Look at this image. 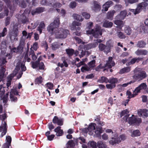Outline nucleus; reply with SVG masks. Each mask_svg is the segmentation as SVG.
I'll return each mask as SVG.
<instances>
[{"label":"nucleus","mask_w":148,"mask_h":148,"mask_svg":"<svg viewBox=\"0 0 148 148\" xmlns=\"http://www.w3.org/2000/svg\"><path fill=\"white\" fill-rule=\"evenodd\" d=\"M60 18L58 16L55 18L53 22L47 27V30L51 34H55L57 38L64 39L66 38L69 34V31L66 29L58 28L60 24Z\"/></svg>","instance_id":"1"},{"label":"nucleus","mask_w":148,"mask_h":148,"mask_svg":"<svg viewBox=\"0 0 148 148\" xmlns=\"http://www.w3.org/2000/svg\"><path fill=\"white\" fill-rule=\"evenodd\" d=\"M93 25L92 22H89L87 24L86 28V33L87 34L93 35L95 38H100L102 34V32L104 31L103 29H101V27L98 25H96L95 30L90 29Z\"/></svg>","instance_id":"2"},{"label":"nucleus","mask_w":148,"mask_h":148,"mask_svg":"<svg viewBox=\"0 0 148 148\" xmlns=\"http://www.w3.org/2000/svg\"><path fill=\"white\" fill-rule=\"evenodd\" d=\"M97 42L94 43H90L86 45H80L78 48V50L79 51H81V54H79V56L81 58L85 55L86 54L85 50H88L91 48L96 47L97 45Z\"/></svg>","instance_id":"3"},{"label":"nucleus","mask_w":148,"mask_h":148,"mask_svg":"<svg viewBox=\"0 0 148 148\" xmlns=\"http://www.w3.org/2000/svg\"><path fill=\"white\" fill-rule=\"evenodd\" d=\"M139 68H136L134 70V78L138 81H141L145 78L147 76L146 72L144 71H140Z\"/></svg>","instance_id":"4"},{"label":"nucleus","mask_w":148,"mask_h":148,"mask_svg":"<svg viewBox=\"0 0 148 148\" xmlns=\"http://www.w3.org/2000/svg\"><path fill=\"white\" fill-rule=\"evenodd\" d=\"M40 3L42 5H47L53 7L54 8H60L62 4L57 2L56 0H42Z\"/></svg>","instance_id":"5"},{"label":"nucleus","mask_w":148,"mask_h":148,"mask_svg":"<svg viewBox=\"0 0 148 148\" xmlns=\"http://www.w3.org/2000/svg\"><path fill=\"white\" fill-rule=\"evenodd\" d=\"M18 30L17 26L14 25L12 30L9 34L10 38L12 41L17 40V36L18 35Z\"/></svg>","instance_id":"6"},{"label":"nucleus","mask_w":148,"mask_h":148,"mask_svg":"<svg viewBox=\"0 0 148 148\" xmlns=\"http://www.w3.org/2000/svg\"><path fill=\"white\" fill-rule=\"evenodd\" d=\"M148 3L146 2H143L138 4L137 8L135 9H131V12H133L134 14L139 13L143 9L145 10L148 6Z\"/></svg>","instance_id":"7"},{"label":"nucleus","mask_w":148,"mask_h":148,"mask_svg":"<svg viewBox=\"0 0 148 148\" xmlns=\"http://www.w3.org/2000/svg\"><path fill=\"white\" fill-rule=\"evenodd\" d=\"M30 13V11H28V10L26 9L24 11L23 13L20 15V18H18V21H21L22 23H27L29 22V20L27 16H28Z\"/></svg>","instance_id":"8"},{"label":"nucleus","mask_w":148,"mask_h":148,"mask_svg":"<svg viewBox=\"0 0 148 148\" xmlns=\"http://www.w3.org/2000/svg\"><path fill=\"white\" fill-rule=\"evenodd\" d=\"M95 60H92L88 64V65H85L82 66L81 69V71L84 72L91 70L95 66Z\"/></svg>","instance_id":"9"},{"label":"nucleus","mask_w":148,"mask_h":148,"mask_svg":"<svg viewBox=\"0 0 148 148\" xmlns=\"http://www.w3.org/2000/svg\"><path fill=\"white\" fill-rule=\"evenodd\" d=\"M142 122L141 119L140 118H137L134 115H132V116L129 117L128 119V123L130 125L134 124L135 125H138Z\"/></svg>","instance_id":"10"},{"label":"nucleus","mask_w":148,"mask_h":148,"mask_svg":"<svg viewBox=\"0 0 148 148\" xmlns=\"http://www.w3.org/2000/svg\"><path fill=\"white\" fill-rule=\"evenodd\" d=\"M96 126V124L91 123L87 128H85L83 130V132L85 133L89 132V134L92 135L93 134L94 130H95Z\"/></svg>","instance_id":"11"},{"label":"nucleus","mask_w":148,"mask_h":148,"mask_svg":"<svg viewBox=\"0 0 148 148\" xmlns=\"http://www.w3.org/2000/svg\"><path fill=\"white\" fill-rule=\"evenodd\" d=\"M126 138V136L125 134L121 135L119 136V138H115L114 140H111L109 141V143L112 145L116 144H118L121 142V140H125Z\"/></svg>","instance_id":"12"},{"label":"nucleus","mask_w":148,"mask_h":148,"mask_svg":"<svg viewBox=\"0 0 148 148\" xmlns=\"http://www.w3.org/2000/svg\"><path fill=\"white\" fill-rule=\"evenodd\" d=\"M91 8L96 12L100 11L101 9L100 4L96 1H93L92 3Z\"/></svg>","instance_id":"13"},{"label":"nucleus","mask_w":148,"mask_h":148,"mask_svg":"<svg viewBox=\"0 0 148 148\" xmlns=\"http://www.w3.org/2000/svg\"><path fill=\"white\" fill-rule=\"evenodd\" d=\"M18 92L16 89H12L10 92V98L12 101H17V98L15 95H18Z\"/></svg>","instance_id":"14"},{"label":"nucleus","mask_w":148,"mask_h":148,"mask_svg":"<svg viewBox=\"0 0 148 148\" xmlns=\"http://www.w3.org/2000/svg\"><path fill=\"white\" fill-rule=\"evenodd\" d=\"M143 58L140 57H135L132 59L130 62L127 63L126 65L127 66L134 64L136 62L137 63H138L140 61L143 60Z\"/></svg>","instance_id":"15"},{"label":"nucleus","mask_w":148,"mask_h":148,"mask_svg":"<svg viewBox=\"0 0 148 148\" xmlns=\"http://www.w3.org/2000/svg\"><path fill=\"white\" fill-rule=\"evenodd\" d=\"M138 114L139 116L147 117L148 116V110L146 109H140L138 111Z\"/></svg>","instance_id":"16"},{"label":"nucleus","mask_w":148,"mask_h":148,"mask_svg":"<svg viewBox=\"0 0 148 148\" xmlns=\"http://www.w3.org/2000/svg\"><path fill=\"white\" fill-rule=\"evenodd\" d=\"M81 25V23H80L76 21H74L72 25L71 26V29L72 30L79 31L80 29V28L78 26Z\"/></svg>","instance_id":"17"},{"label":"nucleus","mask_w":148,"mask_h":148,"mask_svg":"<svg viewBox=\"0 0 148 148\" xmlns=\"http://www.w3.org/2000/svg\"><path fill=\"white\" fill-rule=\"evenodd\" d=\"M3 125H1L0 127V132L3 131L1 135V137H2L6 134L7 128V125L6 122L5 121Z\"/></svg>","instance_id":"18"},{"label":"nucleus","mask_w":148,"mask_h":148,"mask_svg":"<svg viewBox=\"0 0 148 148\" xmlns=\"http://www.w3.org/2000/svg\"><path fill=\"white\" fill-rule=\"evenodd\" d=\"M129 112L127 109H125L122 111L120 114V117L121 118L123 116H124L123 118V119L125 121H127V119L129 116Z\"/></svg>","instance_id":"19"},{"label":"nucleus","mask_w":148,"mask_h":148,"mask_svg":"<svg viewBox=\"0 0 148 148\" xmlns=\"http://www.w3.org/2000/svg\"><path fill=\"white\" fill-rule=\"evenodd\" d=\"M112 59L113 58L112 57H109L108 60L106 64V66L109 69L111 68L112 66H114L115 65V62L112 60Z\"/></svg>","instance_id":"20"},{"label":"nucleus","mask_w":148,"mask_h":148,"mask_svg":"<svg viewBox=\"0 0 148 148\" xmlns=\"http://www.w3.org/2000/svg\"><path fill=\"white\" fill-rule=\"evenodd\" d=\"M52 121L54 124H56L58 125L62 126L63 125V121L62 120L59 119L56 116H54L53 119Z\"/></svg>","instance_id":"21"},{"label":"nucleus","mask_w":148,"mask_h":148,"mask_svg":"<svg viewBox=\"0 0 148 148\" xmlns=\"http://www.w3.org/2000/svg\"><path fill=\"white\" fill-rule=\"evenodd\" d=\"M148 51L145 49H138L135 52V53L137 56H145L148 53Z\"/></svg>","instance_id":"22"},{"label":"nucleus","mask_w":148,"mask_h":148,"mask_svg":"<svg viewBox=\"0 0 148 148\" xmlns=\"http://www.w3.org/2000/svg\"><path fill=\"white\" fill-rule=\"evenodd\" d=\"M45 8L43 7H38L35 10H32L31 12L32 15H34L36 14H39L45 11Z\"/></svg>","instance_id":"23"},{"label":"nucleus","mask_w":148,"mask_h":148,"mask_svg":"<svg viewBox=\"0 0 148 148\" xmlns=\"http://www.w3.org/2000/svg\"><path fill=\"white\" fill-rule=\"evenodd\" d=\"M127 12L126 10H124L121 12L120 14L116 16L117 18L123 20L127 15Z\"/></svg>","instance_id":"24"},{"label":"nucleus","mask_w":148,"mask_h":148,"mask_svg":"<svg viewBox=\"0 0 148 148\" xmlns=\"http://www.w3.org/2000/svg\"><path fill=\"white\" fill-rule=\"evenodd\" d=\"M147 88V85L145 83L141 84L138 86L135 89L138 93L140 92L141 90L145 89Z\"/></svg>","instance_id":"25"},{"label":"nucleus","mask_w":148,"mask_h":148,"mask_svg":"<svg viewBox=\"0 0 148 148\" xmlns=\"http://www.w3.org/2000/svg\"><path fill=\"white\" fill-rule=\"evenodd\" d=\"M54 131L56 133V135L57 136H62L63 134V132L62 130L61 129V127L58 126L54 130Z\"/></svg>","instance_id":"26"},{"label":"nucleus","mask_w":148,"mask_h":148,"mask_svg":"<svg viewBox=\"0 0 148 148\" xmlns=\"http://www.w3.org/2000/svg\"><path fill=\"white\" fill-rule=\"evenodd\" d=\"M126 94L128 96V98L130 99L135 97L138 95V93L135 89L133 91V94H132L130 91L127 90V91Z\"/></svg>","instance_id":"27"},{"label":"nucleus","mask_w":148,"mask_h":148,"mask_svg":"<svg viewBox=\"0 0 148 148\" xmlns=\"http://www.w3.org/2000/svg\"><path fill=\"white\" fill-rule=\"evenodd\" d=\"M116 13V11L114 10H112L108 12L107 14L106 18L108 19L112 20L114 14Z\"/></svg>","instance_id":"28"},{"label":"nucleus","mask_w":148,"mask_h":148,"mask_svg":"<svg viewBox=\"0 0 148 148\" xmlns=\"http://www.w3.org/2000/svg\"><path fill=\"white\" fill-rule=\"evenodd\" d=\"M113 25V23L112 22L105 20L103 22V26L106 28H110L112 27Z\"/></svg>","instance_id":"29"},{"label":"nucleus","mask_w":148,"mask_h":148,"mask_svg":"<svg viewBox=\"0 0 148 148\" xmlns=\"http://www.w3.org/2000/svg\"><path fill=\"white\" fill-rule=\"evenodd\" d=\"M114 23L118 26L117 27H119L120 29H121L123 27V22L122 21L119 20H115L114 21Z\"/></svg>","instance_id":"30"},{"label":"nucleus","mask_w":148,"mask_h":148,"mask_svg":"<svg viewBox=\"0 0 148 148\" xmlns=\"http://www.w3.org/2000/svg\"><path fill=\"white\" fill-rule=\"evenodd\" d=\"M99 48L100 51H103L106 54L109 53L108 51H106V49L107 48L106 45L103 44H99Z\"/></svg>","instance_id":"31"},{"label":"nucleus","mask_w":148,"mask_h":148,"mask_svg":"<svg viewBox=\"0 0 148 148\" xmlns=\"http://www.w3.org/2000/svg\"><path fill=\"white\" fill-rule=\"evenodd\" d=\"M106 46L107 48L106 51H108V52H109L110 51L111 48L113 46V43L111 41L109 40L106 42Z\"/></svg>","instance_id":"32"},{"label":"nucleus","mask_w":148,"mask_h":148,"mask_svg":"<svg viewBox=\"0 0 148 148\" xmlns=\"http://www.w3.org/2000/svg\"><path fill=\"white\" fill-rule=\"evenodd\" d=\"M45 25L44 21H42L40 22L38 27L37 30L39 32L40 34H41L42 32L43 29L45 28Z\"/></svg>","instance_id":"33"},{"label":"nucleus","mask_w":148,"mask_h":148,"mask_svg":"<svg viewBox=\"0 0 148 148\" xmlns=\"http://www.w3.org/2000/svg\"><path fill=\"white\" fill-rule=\"evenodd\" d=\"M146 45V43L144 41L140 40L137 42L136 46L137 47L140 48H144Z\"/></svg>","instance_id":"34"},{"label":"nucleus","mask_w":148,"mask_h":148,"mask_svg":"<svg viewBox=\"0 0 148 148\" xmlns=\"http://www.w3.org/2000/svg\"><path fill=\"white\" fill-rule=\"evenodd\" d=\"M131 70V67L127 66L121 69L119 72V73L122 74L129 72Z\"/></svg>","instance_id":"35"},{"label":"nucleus","mask_w":148,"mask_h":148,"mask_svg":"<svg viewBox=\"0 0 148 148\" xmlns=\"http://www.w3.org/2000/svg\"><path fill=\"white\" fill-rule=\"evenodd\" d=\"M103 131L101 127L97 128L96 130L95 131V133L97 137H100L101 134L103 133Z\"/></svg>","instance_id":"36"},{"label":"nucleus","mask_w":148,"mask_h":148,"mask_svg":"<svg viewBox=\"0 0 148 148\" xmlns=\"http://www.w3.org/2000/svg\"><path fill=\"white\" fill-rule=\"evenodd\" d=\"M51 47L53 50L55 51L60 47V45L58 42H54L51 44Z\"/></svg>","instance_id":"37"},{"label":"nucleus","mask_w":148,"mask_h":148,"mask_svg":"<svg viewBox=\"0 0 148 148\" xmlns=\"http://www.w3.org/2000/svg\"><path fill=\"white\" fill-rule=\"evenodd\" d=\"M50 134V131H48L46 132L45 135V136L47 137V139L48 140L51 141L54 138L55 136V135L53 134L49 135Z\"/></svg>","instance_id":"38"},{"label":"nucleus","mask_w":148,"mask_h":148,"mask_svg":"<svg viewBox=\"0 0 148 148\" xmlns=\"http://www.w3.org/2000/svg\"><path fill=\"white\" fill-rule=\"evenodd\" d=\"M25 39L23 38V37H22L21 40L20 41V44L18 46L19 48L22 49H23L24 46L25 45Z\"/></svg>","instance_id":"39"},{"label":"nucleus","mask_w":148,"mask_h":148,"mask_svg":"<svg viewBox=\"0 0 148 148\" xmlns=\"http://www.w3.org/2000/svg\"><path fill=\"white\" fill-rule=\"evenodd\" d=\"M132 30L131 28L129 26H126L125 27L124 32L127 35H130L132 33Z\"/></svg>","instance_id":"40"},{"label":"nucleus","mask_w":148,"mask_h":148,"mask_svg":"<svg viewBox=\"0 0 148 148\" xmlns=\"http://www.w3.org/2000/svg\"><path fill=\"white\" fill-rule=\"evenodd\" d=\"M97 147L98 148H106L107 145L106 144L101 141H99L97 142Z\"/></svg>","instance_id":"41"},{"label":"nucleus","mask_w":148,"mask_h":148,"mask_svg":"<svg viewBox=\"0 0 148 148\" xmlns=\"http://www.w3.org/2000/svg\"><path fill=\"white\" fill-rule=\"evenodd\" d=\"M31 55L33 60H35L37 59V57L34 53V51L32 49V48L30 49V50L29 52V56H30Z\"/></svg>","instance_id":"42"},{"label":"nucleus","mask_w":148,"mask_h":148,"mask_svg":"<svg viewBox=\"0 0 148 148\" xmlns=\"http://www.w3.org/2000/svg\"><path fill=\"white\" fill-rule=\"evenodd\" d=\"M109 82V79L107 77L102 76L98 80V82L100 83H103L105 82L107 83Z\"/></svg>","instance_id":"43"},{"label":"nucleus","mask_w":148,"mask_h":148,"mask_svg":"<svg viewBox=\"0 0 148 148\" xmlns=\"http://www.w3.org/2000/svg\"><path fill=\"white\" fill-rule=\"evenodd\" d=\"M141 133L139 130H136L134 131L131 135L132 137H137L140 136Z\"/></svg>","instance_id":"44"},{"label":"nucleus","mask_w":148,"mask_h":148,"mask_svg":"<svg viewBox=\"0 0 148 148\" xmlns=\"http://www.w3.org/2000/svg\"><path fill=\"white\" fill-rule=\"evenodd\" d=\"M88 145L90 148H97V143L94 141L89 142L88 143Z\"/></svg>","instance_id":"45"},{"label":"nucleus","mask_w":148,"mask_h":148,"mask_svg":"<svg viewBox=\"0 0 148 148\" xmlns=\"http://www.w3.org/2000/svg\"><path fill=\"white\" fill-rule=\"evenodd\" d=\"M43 81V79L42 76H40L37 77L35 79V84H41Z\"/></svg>","instance_id":"46"},{"label":"nucleus","mask_w":148,"mask_h":148,"mask_svg":"<svg viewBox=\"0 0 148 148\" xmlns=\"http://www.w3.org/2000/svg\"><path fill=\"white\" fill-rule=\"evenodd\" d=\"M73 16L74 19L79 21H82L83 19L81 16L76 14H73Z\"/></svg>","instance_id":"47"},{"label":"nucleus","mask_w":148,"mask_h":148,"mask_svg":"<svg viewBox=\"0 0 148 148\" xmlns=\"http://www.w3.org/2000/svg\"><path fill=\"white\" fill-rule=\"evenodd\" d=\"M4 1L5 3L8 7L9 8L10 10H12V7L11 5L10 0H4ZM14 8L12 10H13Z\"/></svg>","instance_id":"48"},{"label":"nucleus","mask_w":148,"mask_h":148,"mask_svg":"<svg viewBox=\"0 0 148 148\" xmlns=\"http://www.w3.org/2000/svg\"><path fill=\"white\" fill-rule=\"evenodd\" d=\"M66 51L67 54L69 57L72 56L74 52V50L72 49H66Z\"/></svg>","instance_id":"49"},{"label":"nucleus","mask_w":148,"mask_h":148,"mask_svg":"<svg viewBox=\"0 0 148 148\" xmlns=\"http://www.w3.org/2000/svg\"><path fill=\"white\" fill-rule=\"evenodd\" d=\"M118 82L117 79L116 78L112 77L111 78L109 79V82H108L114 85H116L115 83H116Z\"/></svg>","instance_id":"50"},{"label":"nucleus","mask_w":148,"mask_h":148,"mask_svg":"<svg viewBox=\"0 0 148 148\" xmlns=\"http://www.w3.org/2000/svg\"><path fill=\"white\" fill-rule=\"evenodd\" d=\"M18 1L19 0H15V4H18L19 3V5L22 8H25L26 7V3L24 1H22L20 4V3Z\"/></svg>","instance_id":"51"},{"label":"nucleus","mask_w":148,"mask_h":148,"mask_svg":"<svg viewBox=\"0 0 148 148\" xmlns=\"http://www.w3.org/2000/svg\"><path fill=\"white\" fill-rule=\"evenodd\" d=\"M117 34L118 36L120 39H124L126 37L125 35L121 32H117Z\"/></svg>","instance_id":"52"},{"label":"nucleus","mask_w":148,"mask_h":148,"mask_svg":"<svg viewBox=\"0 0 148 148\" xmlns=\"http://www.w3.org/2000/svg\"><path fill=\"white\" fill-rule=\"evenodd\" d=\"M22 50L20 49V48L18 46L17 48L14 47L12 48L11 49V52H12L18 53L21 52L22 51Z\"/></svg>","instance_id":"53"},{"label":"nucleus","mask_w":148,"mask_h":148,"mask_svg":"<svg viewBox=\"0 0 148 148\" xmlns=\"http://www.w3.org/2000/svg\"><path fill=\"white\" fill-rule=\"evenodd\" d=\"M9 95L8 93H7L2 98L3 103H6L8 101V97Z\"/></svg>","instance_id":"54"},{"label":"nucleus","mask_w":148,"mask_h":148,"mask_svg":"<svg viewBox=\"0 0 148 148\" xmlns=\"http://www.w3.org/2000/svg\"><path fill=\"white\" fill-rule=\"evenodd\" d=\"M30 56H29V52H27L25 56L24 59L25 61H26L28 62H30L31 59L30 58Z\"/></svg>","instance_id":"55"},{"label":"nucleus","mask_w":148,"mask_h":148,"mask_svg":"<svg viewBox=\"0 0 148 148\" xmlns=\"http://www.w3.org/2000/svg\"><path fill=\"white\" fill-rule=\"evenodd\" d=\"M7 30L6 28L4 27L2 32L0 33V37L5 36L7 34Z\"/></svg>","instance_id":"56"},{"label":"nucleus","mask_w":148,"mask_h":148,"mask_svg":"<svg viewBox=\"0 0 148 148\" xmlns=\"http://www.w3.org/2000/svg\"><path fill=\"white\" fill-rule=\"evenodd\" d=\"M5 92L4 87L2 85H0V95H3L4 94Z\"/></svg>","instance_id":"57"},{"label":"nucleus","mask_w":148,"mask_h":148,"mask_svg":"<svg viewBox=\"0 0 148 148\" xmlns=\"http://www.w3.org/2000/svg\"><path fill=\"white\" fill-rule=\"evenodd\" d=\"M31 64L32 67L34 69L37 68L38 66V62H31Z\"/></svg>","instance_id":"58"},{"label":"nucleus","mask_w":148,"mask_h":148,"mask_svg":"<svg viewBox=\"0 0 148 148\" xmlns=\"http://www.w3.org/2000/svg\"><path fill=\"white\" fill-rule=\"evenodd\" d=\"M73 39H75L78 44L81 43L82 42V44H84V42H82V40L78 37L75 36L73 37Z\"/></svg>","instance_id":"59"},{"label":"nucleus","mask_w":148,"mask_h":148,"mask_svg":"<svg viewBox=\"0 0 148 148\" xmlns=\"http://www.w3.org/2000/svg\"><path fill=\"white\" fill-rule=\"evenodd\" d=\"M38 66L40 70H44L45 67L43 63L42 62H38Z\"/></svg>","instance_id":"60"},{"label":"nucleus","mask_w":148,"mask_h":148,"mask_svg":"<svg viewBox=\"0 0 148 148\" xmlns=\"http://www.w3.org/2000/svg\"><path fill=\"white\" fill-rule=\"evenodd\" d=\"M82 15L83 17H84L86 19H88L90 17V15L89 14L86 12H83L82 13Z\"/></svg>","instance_id":"61"},{"label":"nucleus","mask_w":148,"mask_h":148,"mask_svg":"<svg viewBox=\"0 0 148 148\" xmlns=\"http://www.w3.org/2000/svg\"><path fill=\"white\" fill-rule=\"evenodd\" d=\"M133 83V82H132L130 81L129 82H128L122 85H118V86L119 88H120L122 87H126L128 86L129 84H131V83Z\"/></svg>","instance_id":"62"},{"label":"nucleus","mask_w":148,"mask_h":148,"mask_svg":"<svg viewBox=\"0 0 148 148\" xmlns=\"http://www.w3.org/2000/svg\"><path fill=\"white\" fill-rule=\"evenodd\" d=\"M47 87L50 90H52L53 89V84L51 82H48L46 84Z\"/></svg>","instance_id":"63"},{"label":"nucleus","mask_w":148,"mask_h":148,"mask_svg":"<svg viewBox=\"0 0 148 148\" xmlns=\"http://www.w3.org/2000/svg\"><path fill=\"white\" fill-rule=\"evenodd\" d=\"M105 4L107 6L108 8H109L110 7L113 5V3L110 0H109L106 2Z\"/></svg>","instance_id":"64"}]
</instances>
